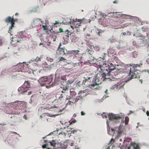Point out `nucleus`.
I'll list each match as a JSON object with an SVG mask.
<instances>
[{"label":"nucleus","instance_id":"26","mask_svg":"<svg viewBox=\"0 0 149 149\" xmlns=\"http://www.w3.org/2000/svg\"><path fill=\"white\" fill-rule=\"evenodd\" d=\"M45 65L44 67L46 68L47 70H51L52 68V65H48L46 63H44Z\"/></svg>","mask_w":149,"mask_h":149},{"label":"nucleus","instance_id":"3","mask_svg":"<svg viewBox=\"0 0 149 149\" xmlns=\"http://www.w3.org/2000/svg\"><path fill=\"white\" fill-rule=\"evenodd\" d=\"M30 88V81H26L22 86L19 88L18 91L21 94L30 95L31 94V91L28 92V91Z\"/></svg>","mask_w":149,"mask_h":149},{"label":"nucleus","instance_id":"31","mask_svg":"<svg viewBox=\"0 0 149 149\" xmlns=\"http://www.w3.org/2000/svg\"><path fill=\"white\" fill-rule=\"evenodd\" d=\"M133 146L134 149H140V148L139 147V145L135 143H134L133 144Z\"/></svg>","mask_w":149,"mask_h":149},{"label":"nucleus","instance_id":"63","mask_svg":"<svg viewBox=\"0 0 149 149\" xmlns=\"http://www.w3.org/2000/svg\"><path fill=\"white\" fill-rule=\"evenodd\" d=\"M145 72H147L149 73V70H143Z\"/></svg>","mask_w":149,"mask_h":149},{"label":"nucleus","instance_id":"50","mask_svg":"<svg viewBox=\"0 0 149 149\" xmlns=\"http://www.w3.org/2000/svg\"><path fill=\"white\" fill-rule=\"evenodd\" d=\"M76 122V120H72L70 123V125L72 124L73 123H74Z\"/></svg>","mask_w":149,"mask_h":149},{"label":"nucleus","instance_id":"55","mask_svg":"<svg viewBox=\"0 0 149 149\" xmlns=\"http://www.w3.org/2000/svg\"><path fill=\"white\" fill-rule=\"evenodd\" d=\"M59 31H60V32H62L63 31V29H62L61 28H60L59 29Z\"/></svg>","mask_w":149,"mask_h":149},{"label":"nucleus","instance_id":"23","mask_svg":"<svg viewBox=\"0 0 149 149\" xmlns=\"http://www.w3.org/2000/svg\"><path fill=\"white\" fill-rule=\"evenodd\" d=\"M86 45L91 49H92L94 47L93 43L90 41L87 42Z\"/></svg>","mask_w":149,"mask_h":149},{"label":"nucleus","instance_id":"7","mask_svg":"<svg viewBox=\"0 0 149 149\" xmlns=\"http://www.w3.org/2000/svg\"><path fill=\"white\" fill-rule=\"evenodd\" d=\"M66 72L65 69L64 68H60L58 69L55 72V76L65 77L66 75Z\"/></svg>","mask_w":149,"mask_h":149},{"label":"nucleus","instance_id":"19","mask_svg":"<svg viewBox=\"0 0 149 149\" xmlns=\"http://www.w3.org/2000/svg\"><path fill=\"white\" fill-rule=\"evenodd\" d=\"M92 55L90 52H87L83 53L82 54V56L81 58H90L91 57Z\"/></svg>","mask_w":149,"mask_h":149},{"label":"nucleus","instance_id":"16","mask_svg":"<svg viewBox=\"0 0 149 149\" xmlns=\"http://www.w3.org/2000/svg\"><path fill=\"white\" fill-rule=\"evenodd\" d=\"M124 84H122L121 83V81L118 83L117 84L114 85L112 86L111 88V89H114L115 88H122Z\"/></svg>","mask_w":149,"mask_h":149},{"label":"nucleus","instance_id":"1","mask_svg":"<svg viewBox=\"0 0 149 149\" xmlns=\"http://www.w3.org/2000/svg\"><path fill=\"white\" fill-rule=\"evenodd\" d=\"M134 65H135L131 68L125 67L124 69V70H127V73L128 74V76H130L126 81V82L129 81L133 79H139L140 78V77L141 76L140 72L136 68L137 67L140 66V64L135 65L133 63L127 65V66H132Z\"/></svg>","mask_w":149,"mask_h":149},{"label":"nucleus","instance_id":"49","mask_svg":"<svg viewBox=\"0 0 149 149\" xmlns=\"http://www.w3.org/2000/svg\"><path fill=\"white\" fill-rule=\"evenodd\" d=\"M13 42H14L12 40L10 43L13 46L15 47L16 46V45H15V44H14Z\"/></svg>","mask_w":149,"mask_h":149},{"label":"nucleus","instance_id":"24","mask_svg":"<svg viewBox=\"0 0 149 149\" xmlns=\"http://www.w3.org/2000/svg\"><path fill=\"white\" fill-rule=\"evenodd\" d=\"M131 56L133 58H136L137 56V52H134L131 54Z\"/></svg>","mask_w":149,"mask_h":149},{"label":"nucleus","instance_id":"47","mask_svg":"<svg viewBox=\"0 0 149 149\" xmlns=\"http://www.w3.org/2000/svg\"><path fill=\"white\" fill-rule=\"evenodd\" d=\"M65 32L66 33L68 32V33L66 35V36L69 37V35H70V34L69 33H70V32L68 30H66Z\"/></svg>","mask_w":149,"mask_h":149},{"label":"nucleus","instance_id":"38","mask_svg":"<svg viewBox=\"0 0 149 149\" xmlns=\"http://www.w3.org/2000/svg\"><path fill=\"white\" fill-rule=\"evenodd\" d=\"M46 59L47 60L50 62H52L53 61V58H50L49 57H47L46 58Z\"/></svg>","mask_w":149,"mask_h":149},{"label":"nucleus","instance_id":"59","mask_svg":"<svg viewBox=\"0 0 149 149\" xmlns=\"http://www.w3.org/2000/svg\"><path fill=\"white\" fill-rule=\"evenodd\" d=\"M90 50L88 49H87L85 53L89 52Z\"/></svg>","mask_w":149,"mask_h":149},{"label":"nucleus","instance_id":"25","mask_svg":"<svg viewBox=\"0 0 149 149\" xmlns=\"http://www.w3.org/2000/svg\"><path fill=\"white\" fill-rule=\"evenodd\" d=\"M118 15L119 17V18H121L122 19H125L126 17V14H124L122 13H120L118 14Z\"/></svg>","mask_w":149,"mask_h":149},{"label":"nucleus","instance_id":"57","mask_svg":"<svg viewBox=\"0 0 149 149\" xmlns=\"http://www.w3.org/2000/svg\"><path fill=\"white\" fill-rule=\"evenodd\" d=\"M7 124L6 123H1V125H7Z\"/></svg>","mask_w":149,"mask_h":149},{"label":"nucleus","instance_id":"4","mask_svg":"<svg viewBox=\"0 0 149 149\" xmlns=\"http://www.w3.org/2000/svg\"><path fill=\"white\" fill-rule=\"evenodd\" d=\"M52 80L53 76L50 75L41 77L39 79L38 81L41 86H45L46 87V86H47L46 84H49L52 82Z\"/></svg>","mask_w":149,"mask_h":149},{"label":"nucleus","instance_id":"35","mask_svg":"<svg viewBox=\"0 0 149 149\" xmlns=\"http://www.w3.org/2000/svg\"><path fill=\"white\" fill-rule=\"evenodd\" d=\"M108 40L111 43H113L116 41V39L112 38H110Z\"/></svg>","mask_w":149,"mask_h":149},{"label":"nucleus","instance_id":"28","mask_svg":"<svg viewBox=\"0 0 149 149\" xmlns=\"http://www.w3.org/2000/svg\"><path fill=\"white\" fill-rule=\"evenodd\" d=\"M104 32V31H102L101 29L97 30V34L98 35L101 36H102V33Z\"/></svg>","mask_w":149,"mask_h":149},{"label":"nucleus","instance_id":"64","mask_svg":"<svg viewBox=\"0 0 149 149\" xmlns=\"http://www.w3.org/2000/svg\"><path fill=\"white\" fill-rule=\"evenodd\" d=\"M63 97V95L62 94H61V95L59 97V98L60 99L61 98H62Z\"/></svg>","mask_w":149,"mask_h":149},{"label":"nucleus","instance_id":"12","mask_svg":"<svg viewBox=\"0 0 149 149\" xmlns=\"http://www.w3.org/2000/svg\"><path fill=\"white\" fill-rule=\"evenodd\" d=\"M109 119L111 120H118L122 118V116L119 114H109Z\"/></svg>","mask_w":149,"mask_h":149},{"label":"nucleus","instance_id":"22","mask_svg":"<svg viewBox=\"0 0 149 149\" xmlns=\"http://www.w3.org/2000/svg\"><path fill=\"white\" fill-rule=\"evenodd\" d=\"M71 97L70 96V99L68 103V104L70 105H72V104L75 103V98Z\"/></svg>","mask_w":149,"mask_h":149},{"label":"nucleus","instance_id":"9","mask_svg":"<svg viewBox=\"0 0 149 149\" xmlns=\"http://www.w3.org/2000/svg\"><path fill=\"white\" fill-rule=\"evenodd\" d=\"M24 64L26 65V66H27L28 65L26 64L25 62H24L23 63H17L16 65L14 66L13 68L15 69V71L23 72Z\"/></svg>","mask_w":149,"mask_h":149},{"label":"nucleus","instance_id":"6","mask_svg":"<svg viewBox=\"0 0 149 149\" xmlns=\"http://www.w3.org/2000/svg\"><path fill=\"white\" fill-rule=\"evenodd\" d=\"M13 16L12 17L10 16H8L5 19V22L6 23H10L11 26L9 27V29L8 30V32L10 33L11 36H12L13 35L11 33L12 31L11 30L13 29V28L14 27V25L15 23H13Z\"/></svg>","mask_w":149,"mask_h":149},{"label":"nucleus","instance_id":"61","mask_svg":"<svg viewBox=\"0 0 149 149\" xmlns=\"http://www.w3.org/2000/svg\"><path fill=\"white\" fill-rule=\"evenodd\" d=\"M146 61L147 63L149 64V58H147L146 59Z\"/></svg>","mask_w":149,"mask_h":149},{"label":"nucleus","instance_id":"56","mask_svg":"<svg viewBox=\"0 0 149 149\" xmlns=\"http://www.w3.org/2000/svg\"><path fill=\"white\" fill-rule=\"evenodd\" d=\"M85 113H84V112H83L82 111H81V115L84 116V115H85Z\"/></svg>","mask_w":149,"mask_h":149},{"label":"nucleus","instance_id":"37","mask_svg":"<svg viewBox=\"0 0 149 149\" xmlns=\"http://www.w3.org/2000/svg\"><path fill=\"white\" fill-rule=\"evenodd\" d=\"M68 86H65V87H63V90L64 91H62V92L63 93H65V91H66L68 89ZM62 88H63V87H61Z\"/></svg>","mask_w":149,"mask_h":149},{"label":"nucleus","instance_id":"62","mask_svg":"<svg viewBox=\"0 0 149 149\" xmlns=\"http://www.w3.org/2000/svg\"><path fill=\"white\" fill-rule=\"evenodd\" d=\"M146 114L147 115V116H149V112L148 111H146Z\"/></svg>","mask_w":149,"mask_h":149},{"label":"nucleus","instance_id":"11","mask_svg":"<svg viewBox=\"0 0 149 149\" xmlns=\"http://www.w3.org/2000/svg\"><path fill=\"white\" fill-rule=\"evenodd\" d=\"M68 51L65 47L63 48H58L56 51V53L58 55L63 56L64 55L66 56Z\"/></svg>","mask_w":149,"mask_h":149},{"label":"nucleus","instance_id":"10","mask_svg":"<svg viewBox=\"0 0 149 149\" xmlns=\"http://www.w3.org/2000/svg\"><path fill=\"white\" fill-rule=\"evenodd\" d=\"M100 69L103 72L102 77H104L106 78V76L107 75L109 76L110 74V70H109V68L108 67L103 66Z\"/></svg>","mask_w":149,"mask_h":149},{"label":"nucleus","instance_id":"41","mask_svg":"<svg viewBox=\"0 0 149 149\" xmlns=\"http://www.w3.org/2000/svg\"><path fill=\"white\" fill-rule=\"evenodd\" d=\"M133 17L131 15H126V19H132Z\"/></svg>","mask_w":149,"mask_h":149},{"label":"nucleus","instance_id":"52","mask_svg":"<svg viewBox=\"0 0 149 149\" xmlns=\"http://www.w3.org/2000/svg\"><path fill=\"white\" fill-rule=\"evenodd\" d=\"M77 132V130H73L71 132V134H74L75 132Z\"/></svg>","mask_w":149,"mask_h":149},{"label":"nucleus","instance_id":"53","mask_svg":"<svg viewBox=\"0 0 149 149\" xmlns=\"http://www.w3.org/2000/svg\"><path fill=\"white\" fill-rule=\"evenodd\" d=\"M60 134H61L63 135L64 136H66V134L65 132H61L60 133Z\"/></svg>","mask_w":149,"mask_h":149},{"label":"nucleus","instance_id":"2","mask_svg":"<svg viewBox=\"0 0 149 149\" xmlns=\"http://www.w3.org/2000/svg\"><path fill=\"white\" fill-rule=\"evenodd\" d=\"M93 77L91 76H89L87 77H84V80L82 82V84L85 85L86 87H89L93 89H96L97 87H95V86H98V84L95 82V79H93L91 82H90L91 79H92Z\"/></svg>","mask_w":149,"mask_h":149},{"label":"nucleus","instance_id":"58","mask_svg":"<svg viewBox=\"0 0 149 149\" xmlns=\"http://www.w3.org/2000/svg\"><path fill=\"white\" fill-rule=\"evenodd\" d=\"M118 0H115L113 2V3H114L116 4L118 3Z\"/></svg>","mask_w":149,"mask_h":149},{"label":"nucleus","instance_id":"34","mask_svg":"<svg viewBox=\"0 0 149 149\" xmlns=\"http://www.w3.org/2000/svg\"><path fill=\"white\" fill-rule=\"evenodd\" d=\"M129 120V118L127 116L125 117V125H127L128 124V122Z\"/></svg>","mask_w":149,"mask_h":149},{"label":"nucleus","instance_id":"32","mask_svg":"<svg viewBox=\"0 0 149 149\" xmlns=\"http://www.w3.org/2000/svg\"><path fill=\"white\" fill-rule=\"evenodd\" d=\"M69 60H67L66 59L63 57H60L59 58V61H62L65 62L66 61H68Z\"/></svg>","mask_w":149,"mask_h":149},{"label":"nucleus","instance_id":"42","mask_svg":"<svg viewBox=\"0 0 149 149\" xmlns=\"http://www.w3.org/2000/svg\"><path fill=\"white\" fill-rule=\"evenodd\" d=\"M50 143L51 145L53 146L54 147H55V145L56 144V143L54 141H52V142H51Z\"/></svg>","mask_w":149,"mask_h":149},{"label":"nucleus","instance_id":"30","mask_svg":"<svg viewBox=\"0 0 149 149\" xmlns=\"http://www.w3.org/2000/svg\"><path fill=\"white\" fill-rule=\"evenodd\" d=\"M108 51L110 54H113L114 52V50L113 48L110 47L108 50Z\"/></svg>","mask_w":149,"mask_h":149},{"label":"nucleus","instance_id":"5","mask_svg":"<svg viewBox=\"0 0 149 149\" xmlns=\"http://www.w3.org/2000/svg\"><path fill=\"white\" fill-rule=\"evenodd\" d=\"M66 80V78L62 77L55 76L54 82L51 85L46 86V88H49L55 85H62Z\"/></svg>","mask_w":149,"mask_h":149},{"label":"nucleus","instance_id":"43","mask_svg":"<svg viewBox=\"0 0 149 149\" xmlns=\"http://www.w3.org/2000/svg\"><path fill=\"white\" fill-rule=\"evenodd\" d=\"M130 24V23H127L123 24L122 26H123V27H126L129 25Z\"/></svg>","mask_w":149,"mask_h":149},{"label":"nucleus","instance_id":"39","mask_svg":"<svg viewBox=\"0 0 149 149\" xmlns=\"http://www.w3.org/2000/svg\"><path fill=\"white\" fill-rule=\"evenodd\" d=\"M42 148H46L48 149L49 148L48 145L47 144H44L42 146Z\"/></svg>","mask_w":149,"mask_h":149},{"label":"nucleus","instance_id":"21","mask_svg":"<svg viewBox=\"0 0 149 149\" xmlns=\"http://www.w3.org/2000/svg\"><path fill=\"white\" fill-rule=\"evenodd\" d=\"M40 19L39 18H37L33 20L32 22V24L35 26H37L39 24V21Z\"/></svg>","mask_w":149,"mask_h":149},{"label":"nucleus","instance_id":"40","mask_svg":"<svg viewBox=\"0 0 149 149\" xmlns=\"http://www.w3.org/2000/svg\"><path fill=\"white\" fill-rule=\"evenodd\" d=\"M70 97H72L73 95H74L76 94V93L74 91H70Z\"/></svg>","mask_w":149,"mask_h":149},{"label":"nucleus","instance_id":"51","mask_svg":"<svg viewBox=\"0 0 149 149\" xmlns=\"http://www.w3.org/2000/svg\"><path fill=\"white\" fill-rule=\"evenodd\" d=\"M13 20H13V23H15V22H18V19L17 18H15V19H14V18H13Z\"/></svg>","mask_w":149,"mask_h":149},{"label":"nucleus","instance_id":"18","mask_svg":"<svg viewBox=\"0 0 149 149\" xmlns=\"http://www.w3.org/2000/svg\"><path fill=\"white\" fill-rule=\"evenodd\" d=\"M104 61L99 60L97 62V64L99 65V68H101V67L103 66H106L107 64Z\"/></svg>","mask_w":149,"mask_h":149},{"label":"nucleus","instance_id":"54","mask_svg":"<svg viewBox=\"0 0 149 149\" xmlns=\"http://www.w3.org/2000/svg\"><path fill=\"white\" fill-rule=\"evenodd\" d=\"M105 54H104V55L103 56V58H102V59L103 61H106V60H105L104 59V58H105Z\"/></svg>","mask_w":149,"mask_h":149},{"label":"nucleus","instance_id":"13","mask_svg":"<svg viewBox=\"0 0 149 149\" xmlns=\"http://www.w3.org/2000/svg\"><path fill=\"white\" fill-rule=\"evenodd\" d=\"M38 101V97L36 95H33L31 97V99L29 101L30 104H32L33 105H36Z\"/></svg>","mask_w":149,"mask_h":149},{"label":"nucleus","instance_id":"27","mask_svg":"<svg viewBox=\"0 0 149 149\" xmlns=\"http://www.w3.org/2000/svg\"><path fill=\"white\" fill-rule=\"evenodd\" d=\"M74 81L72 79L66 81V85L68 86L69 85H70Z\"/></svg>","mask_w":149,"mask_h":149},{"label":"nucleus","instance_id":"45","mask_svg":"<svg viewBox=\"0 0 149 149\" xmlns=\"http://www.w3.org/2000/svg\"><path fill=\"white\" fill-rule=\"evenodd\" d=\"M42 26L43 28V30H48V28L46 26H45L42 25Z\"/></svg>","mask_w":149,"mask_h":149},{"label":"nucleus","instance_id":"8","mask_svg":"<svg viewBox=\"0 0 149 149\" xmlns=\"http://www.w3.org/2000/svg\"><path fill=\"white\" fill-rule=\"evenodd\" d=\"M79 50H72L68 51L66 56H68L70 59H74L79 55Z\"/></svg>","mask_w":149,"mask_h":149},{"label":"nucleus","instance_id":"15","mask_svg":"<svg viewBox=\"0 0 149 149\" xmlns=\"http://www.w3.org/2000/svg\"><path fill=\"white\" fill-rule=\"evenodd\" d=\"M98 22L100 24L104 26H106L108 23L107 20L105 19H101L98 20Z\"/></svg>","mask_w":149,"mask_h":149},{"label":"nucleus","instance_id":"46","mask_svg":"<svg viewBox=\"0 0 149 149\" xmlns=\"http://www.w3.org/2000/svg\"><path fill=\"white\" fill-rule=\"evenodd\" d=\"M94 49L95 50L98 51L99 50V47L98 46L94 47Z\"/></svg>","mask_w":149,"mask_h":149},{"label":"nucleus","instance_id":"36","mask_svg":"<svg viewBox=\"0 0 149 149\" xmlns=\"http://www.w3.org/2000/svg\"><path fill=\"white\" fill-rule=\"evenodd\" d=\"M46 114L47 116L52 117H55L57 115H52L51 114H50L48 113H46Z\"/></svg>","mask_w":149,"mask_h":149},{"label":"nucleus","instance_id":"33","mask_svg":"<svg viewBox=\"0 0 149 149\" xmlns=\"http://www.w3.org/2000/svg\"><path fill=\"white\" fill-rule=\"evenodd\" d=\"M32 61H35L36 62H38V61H40V58L38 56H37L36 58H33Z\"/></svg>","mask_w":149,"mask_h":149},{"label":"nucleus","instance_id":"60","mask_svg":"<svg viewBox=\"0 0 149 149\" xmlns=\"http://www.w3.org/2000/svg\"><path fill=\"white\" fill-rule=\"evenodd\" d=\"M59 23V21H56L55 23L54 24H58Z\"/></svg>","mask_w":149,"mask_h":149},{"label":"nucleus","instance_id":"20","mask_svg":"<svg viewBox=\"0 0 149 149\" xmlns=\"http://www.w3.org/2000/svg\"><path fill=\"white\" fill-rule=\"evenodd\" d=\"M84 93V91H79V96L76 98H75V103H76L79 100H80L81 98V97H80L81 95V94H83Z\"/></svg>","mask_w":149,"mask_h":149},{"label":"nucleus","instance_id":"14","mask_svg":"<svg viewBox=\"0 0 149 149\" xmlns=\"http://www.w3.org/2000/svg\"><path fill=\"white\" fill-rule=\"evenodd\" d=\"M118 13V12H111L108 13L107 15H105L107 16L110 18H119V17H118L119 16L118 15L119 14H117V13Z\"/></svg>","mask_w":149,"mask_h":149},{"label":"nucleus","instance_id":"29","mask_svg":"<svg viewBox=\"0 0 149 149\" xmlns=\"http://www.w3.org/2000/svg\"><path fill=\"white\" fill-rule=\"evenodd\" d=\"M81 22L77 23V22L76 21L74 22V25L75 26V27L76 28H77L81 25Z\"/></svg>","mask_w":149,"mask_h":149},{"label":"nucleus","instance_id":"44","mask_svg":"<svg viewBox=\"0 0 149 149\" xmlns=\"http://www.w3.org/2000/svg\"><path fill=\"white\" fill-rule=\"evenodd\" d=\"M122 126H120L118 129V133H121L122 132Z\"/></svg>","mask_w":149,"mask_h":149},{"label":"nucleus","instance_id":"48","mask_svg":"<svg viewBox=\"0 0 149 149\" xmlns=\"http://www.w3.org/2000/svg\"><path fill=\"white\" fill-rule=\"evenodd\" d=\"M148 29V28L147 27H143L142 28V30L143 31H146Z\"/></svg>","mask_w":149,"mask_h":149},{"label":"nucleus","instance_id":"17","mask_svg":"<svg viewBox=\"0 0 149 149\" xmlns=\"http://www.w3.org/2000/svg\"><path fill=\"white\" fill-rule=\"evenodd\" d=\"M107 63L108 65V67L109 68V70H110V72L111 70H114L116 69L115 67L116 65L113 64L109 62H107Z\"/></svg>","mask_w":149,"mask_h":149}]
</instances>
